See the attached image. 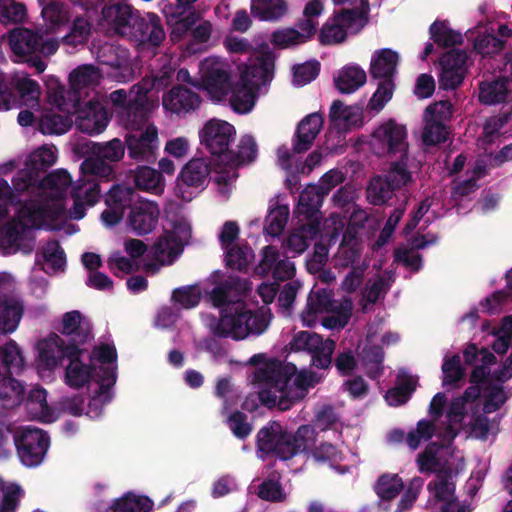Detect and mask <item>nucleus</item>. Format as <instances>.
<instances>
[{
	"label": "nucleus",
	"mask_w": 512,
	"mask_h": 512,
	"mask_svg": "<svg viewBox=\"0 0 512 512\" xmlns=\"http://www.w3.org/2000/svg\"><path fill=\"white\" fill-rule=\"evenodd\" d=\"M101 78L99 68L85 64L74 69L69 75V89L58 85L49 94L50 101L60 111L75 113L77 128L88 135L102 133L108 125V112L90 92Z\"/></svg>",
	"instance_id": "f257e3e1"
},
{
	"label": "nucleus",
	"mask_w": 512,
	"mask_h": 512,
	"mask_svg": "<svg viewBox=\"0 0 512 512\" xmlns=\"http://www.w3.org/2000/svg\"><path fill=\"white\" fill-rule=\"evenodd\" d=\"M245 286L239 277H230L213 288L211 299L221 308L220 319L213 331L215 336L242 340L250 334L261 335L269 326L268 312L252 311L243 300L234 299L246 290Z\"/></svg>",
	"instance_id": "f03ea898"
},
{
	"label": "nucleus",
	"mask_w": 512,
	"mask_h": 512,
	"mask_svg": "<svg viewBox=\"0 0 512 512\" xmlns=\"http://www.w3.org/2000/svg\"><path fill=\"white\" fill-rule=\"evenodd\" d=\"M105 203L107 209L101 219L107 226H115L123 219L129 209L127 224L138 236L152 232L158 223L160 209L156 202L142 199L135 188L113 185L108 191Z\"/></svg>",
	"instance_id": "7ed1b4c3"
},
{
	"label": "nucleus",
	"mask_w": 512,
	"mask_h": 512,
	"mask_svg": "<svg viewBox=\"0 0 512 512\" xmlns=\"http://www.w3.org/2000/svg\"><path fill=\"white\" fill-rule=\"evenodd\" d=\"M39 359L46 368L62 366L64 360L69 363L66 367V383L70 387L81 388L93 377L95 368L80 360L84 349L75 345H64L58 334H51L47 339L38 343Z\"/></svg>",
	"instance_id": "20e7f679"
},
{
	"label": "nucleus",
	"mask_w": 512,
	"mask_h": 512,
	"mask_svg": "<svg viewBox=\"0 0 512 512\" xmlns=\"http://www.w3.org/2000/svg\"><path fill=\"white\" fill-rule=\"evenodd\" d=\"M366 12L358 8H342L335 11L321 27L318 40L320 44L337 45L343 43L348 33L358 34L367 24Z\"/></svg>",
	"instance_id": "39448f33"
},
{
	"label": "nucleus",
	"mask_w": 512,
	"mask_h": 512,
	"mask_svg": "<svg viewBox=\"0 0 512 512\" xmlns=\"http://www.w3.org/2000/svg\"><path fill=\"white\" fill-rule=\"evenodd\" d=\"M344 176L342 172L332 169L326 172L320 179L318 187H312L310 190H304L299 198V204L303 208V213L307 223L302 225L303 231L311 236L318 234L320 230V210L322 198L328 195L337 185L342 183Z\"/></svg>",
	"instance_id": "423d86ee"
},
{
	"label": "nucleus",
	"mask_w": 512,
	"mask_h": 512,
	"mask_svg": "<svg viewBox=\"0 0 512 512\" xmlns=\"http://www.w3.org/2000/svg\"><path fill=\"white\" fill-rule=\"evenodd\" d=\"M14 443L20 462L28 468H35L45 459L50 436L40 428L27 426L16 431Z\"/></svg>",
	"instance_id": "0eeeda50"
},
{
	"label": "nucleus",
	"mask_w": 512,
	"mask_h": 512,
	"mask_svg": "<svg viewBox=\"0 0 512 512\" xmlns=\"http://www.w3.org/2000/svg\"><path fill=\"white\" fill-rule=\"evenodd\" d=\"M211 171L212 161L203 157L192 158L182 167L177 177L176 196L185 202H190L207 187Z\"/></svg>",
	"instance_id": "6e6552de"
},
{
	"label": "nucleus",
	"mask_w": 512,
	"mask_h": 512,
	"mask_svg": "<svg viewBox=\"0 0 512 512\" xmlns=\"http://www.w3.org/2000/svg\"><path fill=\"white\" fill-rule=\"evenodd\" d=\"M372 147L378 156L406 158L407 129L394 119L382 123L372 134Z\"/></svg>",
	"instance_id": "1a4fd4ad"
},
{
	"label": "nucleus",
	"mask_w": 512,
	"mask_h": 512,
	"mask_svg": "<svg viewBox=\"0 0 512 512\" xmlns=\"http://www.w3.org/2000/svg\"><path fill=\"white\" fill-rule=\"evenodd\" d=\"M235 135L236 130L232 124L217 119L207 121L199 132L203 149L211 155L212 160L217 159L224 163Z\"/></svg>",
	"instance_id": "9d476101"
},
{
	"label": "nucleus",
	"mask_w": 512,
	"mask_h": 512,
	"mask_svg": "<svg viewBox=\"0 0 512 512\" xmlns=\"http://www.w3.org/2000/svg\"><path fill=\"white\" fill-rule=\"evenodd\" d=\"M256 448L261 459L290 460L289 431L280 422L269 421L256 434Z\"/></svg>",
	"instance_id": "9b49d317"
},
{
	"label": "nucleus",
	"mask_w": 512,
	"mask_h": 512,
	"mask_svg": "<svg viewBox=\"0 0 512 512\" xmlns=\"http://www.w3.org/2000/svg\"><path fill=\"white\" fill-rule=\"evenodd\" d=\"M8 43L12 52L24 58L35 53H42L45 56L53 55L59 47L54 39H45L42 35L31 29L18 27L8 34Z\"/></svg>",
	"instance_id": "f8f14e48"
},
{
	"label": "nucleus",
	"mask_w": 512,
	"mask_h": 512,
	"mask_svg": "<svg viewBox=\"0 0 512 512\" xmlns=\"http://www.w3.org/2000/svg\"><path fill=\"white\" fill-rule=\"evenodd\" d=\"M103 16L116 34L129 40L144 18L138 10L125 3L104 8Z\"/></svg>",
	"instance_id": "ddd939ff"
},
{
	"label": "nucleus",
	"mask_w": 512,
	"mask_h": 512,
	"mask_svg": "<svg viewBox=\"0 0 512 512\" xmlns=\"http://www.w3.org/2000/svg\"><path fill=\"white\" fill-rule=\"evenodd\" d=\"M125 144L129 158L139 162H154L158 148L156 127L148 126L145 131L140 133L126 134Z\"/></svg>",
	"instance_id": "4468645a"
},
{
	"label": "nucleus",
	"mask_w": 512,
	"mask_h": 512,
	"mask_svg": "<svg viewBox=\"0 0 512 512\" xmlns=\"http://www.w3.org/2000/svg\"><path fill=\"white\" fill-rule=\"evenodd\" d=\"M296 372L297 367L293 363L271 360L257 372L256 378L268 388L282 391L290 388V382Z\"/></svg>",
	"instance_id": "2eb2a0df"
},
{
	"label": "nucleus",
	"mask_w": 512,
	"mask_h": 512,
	"mask_svg": "<svg viewBox=\"0 0 512 512\" xmlns=\"http://www.w3.org/2000/svg\"><path fill=\"white\" fill-rule=\"evenodd\" d=\"M64 345H75L81 348L82 345L92 339L90 325L82 318L79 311L66 312L62 317V328L59 330Z\"/></svg>",
	"instance_id": "dca6fc26"
},
{
	"label": "nucleus",
	"mask_w": 512,
	"mask_h": 512,
	"mask_svg": "<svg viewBox=\"0 0 512 512\" xmlns=\"http://www.w3.org/2000/svg\"><path fill=\"white\" fill-rule=\"evenodd\" d=\"M200 103L201 97L199 94L183 85L172 87L162 98L164 109L177 115H185L194 111Z\"/></svg>",
	"instance_id": "f3484780"
},
{
	"label": "nucleus",
	"mask_w": 512,
	"mask_h": 512,
	"mask_svg": "<svg viewBox=\"0 0 512 512\" xmlns=\"http://www.w3.org/2000/svg\"><path fill=\"white\" fill-rule=\"evenodd\" d=\"M324 124L323 116L314 112L305 116L297 125L293 136V152L304 153L308 151Z\"/></svg>",
	"instance_id": "a211bd4d"
},
{
	"label": "nucleus",
	"mask_w": 512,
	"mask_h": 512,
	"mask_svg": "<svg viewBox=\"0 0 512 512\" xmlns=\"http://www.w3.org/2000/svg\"><path fill=\"white\" fill-rule=\"evenodd\" d=\"M274 66V54L270 51L265 52L257 57L250 65H244L239 81L251 85L254 88L258 87L259 84H265L272 79Z\"/></svg>",
	"instance_id": "6ab92c4d"
},
{
	"label": "nucleus",
	"mask_w": 512,
	"mask_h": 512,
	"mask_svg": "<svg viewBox=\"0 0 512 512\" xmlns=\"http://www.w3.org/2000/svg\"><path fill=\"white\" fill-rule=\"evenodd\" d=\"M165 36L161 18L155 13H148L147 17H144L140 25L137 26L131 41L138 46L156 48L162 44Z\"/></svg>",
	"instance_id": "aec40b11"
},
{
	"label": "nucleus",
	"mask_w": 512,
	"mask_h": 512,
	"mask_svg": "<svg viewBox=\"0 0 512 512\" xmlns=\"http://www.w3.org/2000/svg\"><path fill=\"white\" fill-rule=\"evenodd\" d=\"M512 100L510 81L505 77L479 83L478 101L484 105L503 104Z\"/></svg>",
	"instance_id": "412c9836"
},
{
	"label": "nucleus",
	"mask_w": 512,
	"mask_h": 512,
	"mask_svg": "<svg viewBox=\"0 0 512 512\" xmlns=\"http://www.w3.org/2000/svg\"><path fill=\"white\" fill-rule=\"evenodd\" d=\"M5 91H8L16 100L17 106L11 109H20L23 105L35 106L38 104L41 95V88L38 82L30 77H20L13 81L12 87L5 85Z\"/></svg>",
	"instance_id": "4be33fe9"
},
{
	"label": "nucleus",
	"mask_w": 512,
	"mask_h": 512,
	"mask_svg": "<svg viewBox=\"0 0 512 512\" xmlns=\"http://www.w3.org/2000/svg\"><path fill=\"white\" fill-rule=\"evenodd\" d=\"M399 55L389 48L376 50L371 59L369 73L373 79H393L397 70Z\"/></svg>",
	"instance_id": "5701e85b"
},
{
	"label": "nucleus",
	"mask_w": 512,
	"mask_h": 512,
	"mask_svg": "<svg viewBox=\"0 0 512 512\" xmlns=\"http://www.w3.org/2000/svg\"><path fill=\"white\" fill-rule=\"evenodd\" d=\"M71 182L72 179L70 174L64 169L55 170L46 174L41 179V188L56 190L58 192V197L53 203L55 218L62 217L66 212L62 194L71 185Z\"/></svg>",
	"instance_id": "b1692460"
},
{
	"label": "nucleus",
	"mask_w": 512,
	"mask_h": 512,
	"mask_svg": "<svg viewBox=\"0 0 512 512\" xmlns=\"http://www.w3.org/2000/svg\"><path fill=\"white\" fill-rule=\"evenodd\" d=\"M367 74L358 64H347L334 78L335 87L342 94H351L365 85Z\"/></svg>",
	"instance_id": "393cba45"
},
{
	"label": "nucleus",
	"mask_w": 512,
	"mask_h": 512,
	"mask_svg": "<svg viewBox=\"0 0 512 512\" xmlns=\"http://www.w3.org/2000/svg\"><path fill=\"white\" fill-rule=\"evenodd\" d=\"M316 430L314 426L305 424L293 433L289 431V457L292 459L298 454H311L316 444Z\"/></svg>",
	"instance_id": "a878e982"
},
{
	"label": "nucleus",
	"mask_w": 512,
	"mask_h": 512,
	"mask_svg": "<svg viewBox=\"0 0 512 512\" xmlns=\"http://www.w3.org/2000/svg\"><path fill=\"white\" fill-rule=\"evenodd\" d=\"M23 368L24 357L15 341L0 346V375H18Z\"/></svg>",
	"instance_id": "bb28decb"
},
{
	"label": "nucleus",
	"mask_w": 512,
	"mask_h": 512,
	"mask_svg": "<svg viewBox=\"0 0 512 512\" xmlns=\"http://www.w3.org/2000/svg\"><path fill=\"white\" fill-rule=\"evenodd\" d=\"M257 152L258 146L255 138L251 135H244L237 145V151L234 152L230 149L225 164L230 168H238L243 164H249L256 159Z\"/></svg>",
	"instance_id": "cd10ccee"
},
{
	"label": "nucleus",
	"mask_w": 512,
	"mask_h": 512,
	"mask_svg": "<svg viewBox=\"0 0 512 512\" xmlns=\"http://www.w3.org/2000/svg\"><path fill=\"white\" fill-rule=\"evenodd\" d=\"M25 387L12 375L0 379V403L3 408L19 406L24 400Z\"/></svg>",
	"instance_id": "c85d7f7f"
},
{
	"label": "nucleus",
	"mask_w": 512,
	"mask_h": 512,
	"mask_svg": "<svg viewBox=\"0 0 512 512\" xmlns=\"http://www.w3.org/2000/svg\"><path fill=\"white\" fill-rule=\"evenodd\" d=\"M30 233V228L25 221L21 219H12L5 223L1 230V240L8 248H14L15 251L21 248L22 243Z\"/></svg>",
	"instance_id": "c756f323"
},
{
	"label": "nucleus",
	"mask_w": 512,
	"mask_h": 512,
	"mask_svg": "<svg viewBox=\"0 0 512 512\" xmlns=\"http://www.w3.org/2000/svg\"><path fill=\"white\" fill-rule=\"evenodd\" d=\"M403 479L395 473L380 475L374 485V492L383 502H390L404 490Z\"/></svg>",
	"instance_id": "7c9ffc66"
},
{
	"label": "nucleus",
	"mask_w": 512,
	"mask_h": 512,
	"mask_svg": "<svg viewBox=\"0 0 512 512\" xmlns=\"http://www.w3.org/2000/svg\"><path fill=\"white\" fill-rule=\"evenodd\" d=\"M287 12L284 0H252L251 14L262 21H275Z\"/></svg>",
	"instance_id": "2f4dec72"
},
{
	"label": "nucleus",
	"mask_w": 512,
	"mask_h": 512,
	"mask_svg": "<svg viewBox=\"0 0 512 512\" xmlns=\"http://www.w3.org/2000/svg\"><path fill=\"white\" fill-rule=\"evenodd\" d=\"M60 115L54 112L44 113L39 120V130L47 135H62L72 127L71 115L75 113L64 112Z\"/></svg>",
	"instance_id": "473e14b6"
},
{
	"label": "nucleus",
	"mask_w": 512,
	"mask_h": 512,
	"mask_svg": "<svg viewBox=\"0 0 512 512\" xmlns=\"http://www.w3.org/2000/svg\"><path fill=\"white\" fill-rule=\"evenodd\" d=\"M23 315V306L8 299L0 302V330L4 333H12L18 327Z\"/></svg>",
	"instance_id": "72a5a7b5"
},
{
	"label": "nucleus",
	"mask_w": 512,
	"mask_h": 512,
	"mask_svg": "<svg viewBox=\"0 0 512 512\" xmlns=\"http://www.w3.org/2000/svg\"><path fill=\"white\" fill-rule=\"evenodd\" d=\"M429 32L431 39L441 47H453L463 43L462 34L450 28L447 21H434Z\"/></svg>",
	"instance_id": "f704fd0d"
},
{
	"label": "nucleus",
	"mask_w": 512,
	"mask_h": 512,
	"mask_svg": "<svg viewBox=\"0 0 512 512\" xmlns=\"http://www.w3.org/2000/svg\"><path fill=\"white\" fill-rule=\"evenodd\" d=\"M152 507L153 502L147 496H138L129 492L115 499L110 509L113 512H150Z\"/></svg>",
	"instance_id": "c9c22d12"
},
{
	"label": "nucleus",
	"mask_w": 512,
	"mask_h": 512,
	"mask_svg": "<svg viewBox=\"0 0 512 512\" xmlns=\"http://www.w3.org/2000/svg\"><path fill=\"white\" fill-rule=\"evenodd\" d=\"M148 98H145V92L140 96H130L123 114L127 118V123L132 126H142L148 120Z\"/></svg>",
	"instance_id": "e433bc0d"
},
{
	"label": "nucleus",
	"mask_w": 512,
	"mask_h": 512,
	"mask_svg": "<svg viewBox=\"0 0 512 512\" xmlns=\"http://www.w3.org/2000/svg\"><path fill=\"white\" fill-rule=\"evenodd\" d=\"M396 189L385 176L373 177L367 187V198L372 205L381 206L394 195Z\"/></svg>",
	"instance_id": "4c0bfd02"
},
{
	"label": "nucleus",
	"mask_w": 512,
	"mask_h": 512,
	"mask_svg": "<svg viewBox=\"0 0 512 512\" xmlns=\"http://www.w3.org/2000/svg\"><path fill=\"white\" fill-rule=\"evenodd\" d=\"M255 103L254 87L239 81L232 88L230 105L237 113H248Z\"/></svg>",
	"instance_id": "58836bf2"
},
{
	"label": "nucleus",
	"mask_w": 512,
	"mask_h": 512,
	"mask_svg": "<svg viewBox=\"0 0 512 512\" xmlns=\"http://www.w3.org/2000/svg\"><path fill=\"white\" fill-rule=\"evenodd\" d=\"M56 154L51 148L46 146H42L35 151H33L27 158L25 162V168L30 169L31 172L38 175L39 179L41 178V174L46 173V171L54 165L56 162Z\"/></svg>",
	"instance_id": "ea45409f"
},
{
	"label": "nucleus",
	"mask_w": 512,
	"mask_h": 512,
	"mask_svg": "<svg viewBox=\"0 0 512 512\" xmlns=\"http://www.w3.org/2000/svg\"><path fill=\"white\" fill-rule=\"evenodd\" d=\"M226 250L225 262L227 267L240 272L247 271L253 251L248 244H234Z\"/></svg>",
	"instance_id": "a19ab883"
},
{
	"label": "nucleus",
	"mask_w": 512,
	"mask_h": 512,
	"mask_svg": "<svg viewBox=\"0 0 512 512\" xmlns=\"http://www.w3.org/2000/svg\"><path fill=\"white\" fill-rule=\"evenodd\" d=\"M203 83L209 92L225 96L231 88L230 74L224 69L212 68L203 75Z\"/></svg>",
	"instance_id": "79ce46f5"
},
{
	"label": "nucleus",
	"mask_w": 512,
	"mask_h": 512,
	"mask_svg": "<svg viewBox=\"0 0 512 512\" xmlns=\"http://www.w3.org/2000/svg\"><path fill=\"white\" fill-rule=\"evenodd\" d=\"M338 308L336 301L332 298L331 291L318 289L311 292L307 299L306 310L309 315H317L324 312H334Z\"/></svg>",
	"instance_id": "37998d69"
},
{
	"label": "nucleus",
	"mask_w": 512,
	"mask_h": 512,
	"mask_svg": "<svg viewBox=\"0 0 512 512\" xmlns=\"http://www.w3.org/2000/svg\"><path fill=\"white\" fill-rule=\"evenodd\" d=\"M416 386L417 379L412 376H404L395 387L388 390L386 400L392 406L403 405L411 398Z\"/></svg>",
	"instance_id": "c03bdc74"
},
{
	"label": "nucleus",
	"mask_w": 512,
	"mask_h": 512,
	"mask_svg": "<svg viewBox=\"0 0 512 512\" xmlns=\"http://www.w3.org/2000/svg\"><path fill=\"white\" fill-rule=\"evenodd\" d=\"M91 24L87 18L83 16H77L70 28V31L63 37L62 41L64 44L77 47L78 45H84L90 36Z\"/></svg>",
	"instance_id": "a18cd8bd"
},
{
	"label": "nucleus",
	"mask_w": 512,
	"mask_h": 512,
	"mask_svg": "<svg viewBox=\"0 0 512 512\" xmlns=\"http://www.w3.org/2000/svg\"><path fill=\"white\" fill-rule=\"evenodd\" d=\"M162 180V174L149 166H139L135 171L134 182L139 189L145 191L162 190Z\"/></svg>",
	"instance_id": "49530a36"
},
{
	"label": "nucleus",
	"mask_w": 512,
	"mask_h": 512,
	"mask_svg": "<svg viewBox=\"0 0 512 512\" xmlns=\"http://www.w3.org/2000/svg\"><path fill=\"white\" fill-rule=\"evenodd\" d=\"M27 17V8L17 0H0V22L2 24L22 23Z\"/></svg>",
	"instance_id": "de8ad7c7"
},
{
	"label": "nucleus",
	"mask_w": 512,
	"mask_h": 512,
	"mask_svg": "<svg viewBox=\"0 0 512 512\" xmlns=\"http://www.w3.org/2000/svg\"><path fill=\"white\" fill-rule=\"evenodd\" d=\"M379 80L378 86L367 104V109L376 113H379L392 99L395 91L393 79Z\"/></svg>",
	"instance_id": "09e8293b"
},
{
	"label": "nucleus",
	"mask_w": 512,
	"mask_h": 512,
	"mask_svg": "<svg viewBox=\"0 0 512 512\" xmlns=\"http://www.w3.org/2000/svg\"><path fill=\"white\" fill-rule=\"evenodd\" d=\"M289 218L287 205H277L269 210L265 218L264 230L271 236H279L286 227Z\"/></svg>",
	"instance_id": "8fccbe9b"
},
{
	"label": "nucleus",
	"mask_w": 512,
	"mask_h": 512,
	"mask_svg": "<svg viewBox=\"0 0 512 512\" xmlns=\"http://www.w3.org/2000/svg\"><path fill=\"white\" fill-rule=\"evenodd\" d=\"M80 170L84 175L96 176L105 180L114 177L113 167L99 155L86 158L81 163Z\"/></svg>",
	"instance_id": "3c124183"
},
{
	"label": "nucleus",
	"mask_w": 512,
	"mask_h": 512,
	"mask_svg": "<svg viewBox=\"0 0 512 512\" xmlns=\"http://www.w3.org/2000/svg\"><path fill=\"white\" fill-rule=\"evenodd\" d=\"M407 159L408 156L406 158H398V160L393 161L388 173L384 175L396 190H399L403 186L412 182V174L407 168Z\"/></svg>",
	"instance_id": "603ef678"
},
{
	"label": "nucleus",
	"mask_w": 512,
	"mask_h": 512,
	"mask_svg": "<svg viewBox=\"0 0 512 512\" xmlns=\"http://www.w3.org/2000/svg\"><path fill=\"white\" fill-rule=\"evenodd\" d=\"M322 336L311 331H298L296 332L290 343V349L292 351H307L311 353L316 350L318 345H322Z\"/></svg>",
	"instance_id": "864d4df0"
},
{
	"label": "nucleus",
	"mask_w": 512,
	"mask_h": 512,
	"mask_svg": "<svg viewBox=\"0 0 512 512\" xmlns=\"http://www.w3.org/2000/svg\"><path fill=\"white\" fill-rule=\"evenodd\" d=\"M42 257L49 263L52 270L63 271L66 266V256L59 241L51 240L46 243L42 250Z\"/></svg>",
	"instance_id": "5fc2aeb1"
},
{
	"label": "nucleus",
	"mask_w": 512,
	"mask_h": 512,
	"mask_svg": "<svg viewBox=\"0 0 512 512\" xmlns=\"http://www.w3.org/2000/svg\"><path fill=\"white\" fill-rule=\"evenodd\" d=\"M303 36L294 28H283L274 31L271 35V43L279 49L294 48L304 44Z\"/></svg>",
	"instance_id": "6e6d98bb"
},
{
	"label": "nucleus",
	"mask_w": 512,
	"mask_h": 512,
	"mask_svg": "<svg viewBox=\"0 0 512 512\" xmlns=\"http://www.w3.org/2000/svg\"><path fill=\"white\" fill-rule=\"evenodd\" d=\"M438 481H431L428 484V490L433 491L434 497L438 501H453L454 485L449 482L451 477L449 471H440L437 473Z\"/></svg>",
	"instance_id": "4d7b16f0"
},
{
	"label": "nucleus",
	"mask_w": 512,
	"mask_h": 512,
	"mask_svg": "<svg viewBox=\"0 0 512 512\" xmlns=\"http://www.w3.org/2000/svg\"><path fill=\"white\" fill-rule=\"evenodd\" d=\"M176 245L177 240L174 234L170 232L165 233L156 240L152 247L154 258L162 263L166 257L172 259L178 254Z\"/></svg>",
	"instance_id": "13d9d810"
},
{
	"label": "nucleus",
	"mask_w": 512,
	"mask_h": 512,
	"mask_svg": "<svg viewBox=\"0 0 512 512\" xmlns=\"http://www.w3.org/2000/svg\"><path fill=\"white\" fill-rule=\"evenodd\" d=\"M336 348V342L330 338L322 339V345L312 351V363L318 369H328L333 363V353Z\"/></svg>",
	"instance_id": "bf43d9fd"
},
{
	"label": "nucleus",
	"mask_w": 512,
	"mask_h": 512,
	"mask_svg": "<svg viewBox=\"0 0 512 512\" xmlns=\"http://www.w3.org/2000/svg\"><path fill=\"white\" fill-rule=\"evenodd\" d=\"M447 126L441 121L435 119H427L423 130V142L426 145L433 146L446 142Z\"/></svg>",
	"instance_id": "052dcab7"
},
{
	"label": "nucleus",
	"mask_w": 512,
	"mask_h": 512,
	"mask_svg": "<svg viewBox=\"0 0 512 512\" xmlns=\"http://www.w3.org/2000/svg\"><path fill=\"white\" fill-rule=\"evenodd\" d=\"M320 63L317 60L308 61L293 67V81L299 86L306 85L317 78Z\"/></svg>",
	"instance_id": "680f3d73"
},
{
	"label": "nucleus",
	"mask_w": 512,
	"mask_h": 512,
	"mask_svg": "<svg viewBox=\"0 0 512 512\" xmlns=\"http://www.w3.org/2000/svg\"><path fill=\"white\" fill-rule=\"evenodd\" d=\"M41 15L51 26H57L68 21V10L66 6L56 0L49 1L43 8Z\"/></svg>",
	"instance_id": "e2e57ef3"
},
{
	"label": "nucleus",
	"mask_w": 512,
	"mask_h": 512,
	"mask_svg": "<svg viewBox=\"0 0 512 512\" xmlns=\"http://www.w3.org/2000/svg\"><path fill=\"white\" fill-rule=\"evenodd\" d=\"M126 144L118 138H114L106 143L97 144L95 146L96 155H99L105 160L110 162H117L121 160L125 154Z\"/></svg>",
	"instance_id": "0e129e2a"
},
{
	"label": "nucleus",
	"mask_w": 512,
	"mask_h": 512,
	"mask_svg": "<svg viewBox=\"0 0 512 512\" xmlns=\"http://www.w3.org/2000/svg\"><path fill=\"white\" fill-rule=\"evenodd\" d=\"M247 415L241 411H234L227 419L232 434L240 440H245L252 432L253 426L247 421Z\"/></svg>",
	"instance_id": "69168bd1"
},
{
	"label": "nucleus",
	"mask_w": 512,
	"mask_h": 512,
	"mask_svg": "<svg viewBox=\"0 0 512 512\" xmlns=\"http://www.w3.org/2000/svg\"><path fill=\"white\" fill-rule=\"evenodd\" d=\"M505 41L494 34L478 35L474 42L477 53L488 56L498 53L504 48Z\"/></svg>",
	"instance_id": "338daca9"
},
{
	"label": "nucleus",
	"mask_w": 512,
	"mask_h": 512,
	"mask_svg": "<svg viewBox=\"0 0 512 512\" xmlns=\"http://www.w3.org/2000/svg\"><path fill=\"white\" fill-rule=\"evenodd\" d=\"M24 495L23 488L19 484L12 483L0 500V512H16Z\"/></svg>",
	"instance_id": "774afa93"
}]
</instances>
